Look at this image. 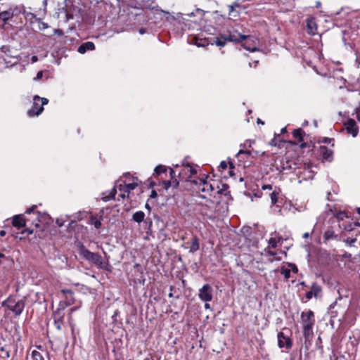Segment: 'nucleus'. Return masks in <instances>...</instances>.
<instances>
[{
	"instance_id": "nucleus-1",
	"label": "nucleus",
	"mask_w": 360,
	"mask_h": 360,
	"mask_svg": "<svg viewBox=\"0 0 360 360\" xmlns=\"http://www.w3.org/2000/svg\"><path fill=\"white\" fill-rule=\"evenodd\" d=\"M2 306L6 307L15 316L20 315L25 307V298L18 296L10 295L6 300L2 302Z\"/></svg>"
},
{
	"instance_id": "nucleus-2",
	"label": "nucleus",
	"mask_w": 360,
	"mask_h": 360,
	"mask_svg": "<svg viewBox=\"0 0 360 360\" xmlns=\"http://www.w3.org/2000/svg\"><path fill=\"white\" fill-rule=\"evenodd\" d=\"M247 38H248V35H243L237 31H233L228 34H221L216 38L214 44L218 46L223 47L226 44L227 41L237 43L245 40Z\"/></svg>"
},
{
	"instance_id": "nucleus-3",
	"label": "nucleus",
	"mask_w": 360,
	"mask_h": 360,
	"mask_svg": "<svg viewBox=\"0 0 360 360\" xmlns=\"http://www.w3.org/2000/svg\"><path fill=\"white\" fill-rule=\"evenodd\" d=\"M49 103L46 98H41L37 95L33 98V105L27 111L29 117H34L39 115L44 110V105Z\"/></svg>"
},
{
	"instance_id": "nucleus-4",
	"label": "nucleus",
	"mask_w": 360,
	"mask_h": 360,
	"mask_svg": "<svg viewBox=\"0 0 360 360\" xmlns=\"http://www.w3.org/2000/svg\"><path fill=\"white\" fill-rule=\"evenodd\" d=\"M192 182L198 186L199 191L205 193V195H201L202 198H205L206 195H211L212 192L214 191L213 186L207 182L206 179L198 178L193 180Z\"/></svg>"
},
{
	"instance_id": "nucleus-5",
	"label": "nucleus",
	"mask_w": 360,
	"mask_h": 360,
	"mask_svg": "<svg viewBox=\"0 0 360 360\" xmlns=\"http://www.w3.org/2000/svg\"><path fill=\"white\" fill-rule=\"evenodd\" d=\"M60 305L62 306L60 308L57 309L53 312L52 317L53 319L54 325L58 330H61L62 324L63 323V319L65 316V305L60 303Z\"/></svg>"
},
{
	"instance_id": "nucleus-6",
	"label": "nucleus",
	"mask_w": 360,
	"mask_h": 360,
	"mask_svg": "<svg viewBox=\"0 0 360 360\" xmlns=\"http://www.w3.org/2000/svg\"><path fill=\"white\" fill-rule=\"evenodd\" d=\"M302 328H313L315 324L314 312L309 309L307 311H302L300 315Z\"/></svg>"
},
{
	"instance_id": "nucleus-7",
	"label": "nucleus",
	"mask_w": 360,
	"mask_h": 360,
	"mask_svg": "<svg viewBox=\"0 0 360 360\" xmlns=\"http://www.w3.org/2000/svg\"><path fill=\"white\" fill-rule=\"evenodd\" d=\"M143 4L146 9L154 11L156 15L163 14L168 19L170 16V13L160 8L155 1L152 0H142Z\"/></svg>"
},
{
	"instance_id": "nucleus-8",
	"label": "nucleus",
	"mask_w": 360,
	"mask_h": 360,
	"mask_svg": "<svg viewBox=\"0 0 360 360\" xmlns=\"http://www.w3.org/2000/svg\"><path fill=\"white\" fill-rule=\"evenodd\" d=\"M199 299L205 302H209L212 300V288L209 284H205L198 292Z\"/></svg>"
},
{
	"instance_id": "nucleus-9",
	"label": "nucleus",
	"mask_w": 360,
	"mask_h": 360,
	"mask_svg": "<svg viewBox=\"0 0 360 360\" xmlns=\"http://www.w3.org/2000/svg\"><path fill=\"white\" fill-rule=\"evenodd\" d=\"M278 345L280 348L285 347L290 349L292 347V342L288 336H285L283 332H278L277 334Z\"/></svg>"
},
{
	"instance_id": "nucleus-10",
	"label": "nucleus",
	"mask_w": 360,
	"mask_h": 360,
	"mask_svg": "<svg viewBox=\"0 0 360 360\" xmlns=\"http://www.w3.org/2000/svg\"><path fill=\"white\" fill-rule=\"evenodd\" d=\"M345 129L348 134H352L353 137H356L359 133V128L354 119H349L345 123Z\"/></svg>"
},
{
	"instance_id": "nucleus-11",
	"label": "nucleus",
	"mask_w": 360,
	"mask_h": 360,
	"mask_svg": "<svg viewBox=\"0 0 360 360\" xmlns=\"http://www.w3.org/2000/svg\"><path fill=\"white\" fill-rule=\"evenodd\" d=\"M283 237L276 231L271 233L270 238L268 240L269 245L272 248H276L277 246L283 243Z\"/></svg>"
},
{
	"instance_id": "nucleus-12",
	"label": "nucleus",
	"mask_w": 360,
	"mask_h": 360,
	"mask_svg": "<svg viewBox=\"0 0 360 360\" xmlns=\"http://www.w3.org/2000/svg\"><path fill=\"white\" fill-rule=\"evenodd\" d=\"M94 264L98 269L107 271H112V266L109 263L108 261H104L102 258V257L98 254L96 257V261L94 263Z\"/></svg>"
},
{
	"instance_id": "nucleus-13",
	"label": "nucleus",
	"mask_w": 360,
	"mask_h": 360,
	"mask_svg": "<svg viewBox=\"0 0 360 360\" xmlns=\"http://www.w3.org/2000/svg\"><path fill=\"white\" fill-rule=\"evenodd\" d=\"M322 291L321 285L319 284L314 283L311 286V290L308 291L306 293V299L307 300H311L313 297H318Z\"/></svg>"
},
{
	"instance_id": "nucleus-14",
	"label": "nucleus",
	"mask_w": 360,
	"mask_h": 360,
	"mask_svg": "<svg viewBox=\"0 0 360 360\" xmlns=\"http://www.w3.org/2000/svg\"><path fill=\"white\" fill-rule=\"evenodd\" d=\"M307 33L314 35L317 32V25L314 17L310 16L306 20Z\"/></svg>"
},
{
	"instance_id": "nucleus-15",
	"label": "nucleus",
	"mask_w": 360,
	"mask_h": 360,
	"mask_svg": "<svg viewBox=\"0 0 360 360\" xmlns=\"http://www.w3.org/2000/svg\"><path fill=\"white\" fill-rule=\"evenodd\" d=\"M302 333L306 347L308 348L311 345L314 337L313 328H302Z\"/></svg>"
},
{
	"instance_id": "nucleus-16",
	"label": "nucleus",
	"mask_w": 360,
	"mask_h": 360,
	"mask_svg": "<svg viewBox=\"0 0 360 360\" xmlns=\"http://www.w3.org/2000/svg\"><path fill=\"white\" fill-rule=\"evenodd\" d=\"M304 135V131L302 129L298 128L296 129H294L292 131V136L295 139H296L298 143H300V148H306L308 146V145L306 143H303V137Z\"/></svg>"
},
{
	"instance_id": "nucleus-17",
	"label": "nucleus",
	"mask_w": 360,
	"mask_h": 360,
	"mask_svg": "<svg viewBox=\"0 0 360 360\" xmlns=\"http://www.w3.org/2000/svg\"><path fill=\"white\" fill-rule=\"evenodd\" d=\"M27 16L30 20L32 23L34 22L38 23L39 29L40 30H44L49 27V25L46 22H43L40 18H37L36 15H34V13H29Z\"/></svg>"
},
{
	"instance_id": "nucleus-18",
	"label": "nucleus",
	"mask_w": 360,
	"mask_h": 360,
	"mask_svg": "<svg viewBox=\"0 0 360 360\" xmlns=\"http://www.w3.org/2000/svg\"><path fill=\"white\" fill-rule=\"evenodd\" d=\"M13 12L11 10L2 11L0 13V27H4L7 21L12 18Z\"/></svg>"
},
{
	"instance_id": "nucleus-19",
	"label": "nucleus",
	"mask_w": 360,
	"mask_h": 360,
	"mask_svg": "<svg viewBox=\"0 0 360 360\" xmlns=\"http://www.w3.org/2000/svg\"><path fill=\"white\" fill-rule=\"evenodd\" d=\"M321 149V153L323 160L327 161V162H332L333 160V152L330 149H328V148L323 146L320 148Z\"/></svg>"
},
{
	"instance_id": "nucleus-20",
	"label": "nucleus",
	"mask_w": 360,
	"mask_h": 360,
	"mask_svg": "<svg viewBox=\"0 0 360 360\" xmlns=\"http://www.w3.org/2000/svg\"><path fill=\"white\" fill-rule=\"evenodd\" d=\"M61 292L65 295V303L63 304L65 305V307L70 306L74 303V297H73V292L71 290L69 289H63L61 290Z\"/></svg>"
},
{
	"instance_id": "nucleus-21",
	"label": "nucleus",
	"mask_w": 360,
	"mask_h": 360,
	"mask_svg": "<svg viewBox=\"0 0 360 360\" xmlns=\"http://www.w3.org/2000/svg\"><path fill=\"white\" fill-rule=\"evenodd\" d=\"M13 226L20 229L26 226V219L20 214L15 215L12 220Z\"/></svg>"
},
{
	"instance_id": "nucleus-22",
	"label": "nucleus",
	"mask_w": 360,
	"mask_h": 360,
	"mask_svg": "<svg viewBox=\"0 0 360 360\" xmlns=\"http://www.w3.org/2000/svg\"><path fill=\"white\" fill-rule=\"evenodd\" d=\"M95 49V45L92 41H86L82 43L77 49V51L81 53L84 54L87 51H93Z\"/></svg>"
},
{
	"instance_id": "nucleus-23",
	"label": "nucleus",
	"mask_w": 360,
	"mask_h": 360,
	"mask_svg": "<svg viewBox=\"0 0 360 360\" xmlns=\"http://www.w3.org/2000/svg\"><path fill=\"white\" fill-rule=\"evenodd\" d=\"M116 193H117V186H114L110 191L103 192L102 193V199L103 201L108 202L112 199H114Z\"/></svg>"
},
{
	"instance_id": "nucleus-24",
	"label": "nucleus",
	"mask_w": 360,
	"mask_h": 360,
	"mask_svg": "<svg viewBox=\"0 0 360 360\" xmlns=\"http://www.w3.org/2000/svg\"><path fill=\"white\" fill-rule=\"evenodd\" d=\"M93 253L87 250L82 243L79 244V254L86 261L89 260Z\"/></svg>"
},
{
	"instance_id": "nucleus-25",
	"label": "nucleus",
	"mask_w": 360,
	"mask_h": 360,
	"mask_svg": "<svg viewBox=\"0 0 360 360\" xmlns=\"http://www.w3.org/2000/svg\"><path fill=\"white\" fill-rule=\"evenodd\" d=\"M117 188H118L120 193L118 195L117 200H120V199H124L126 198L129 197V191H127V188H124V184H120L119 185H116Z\"/></svg>"
},
{
	"instance_id": "nucleus-26",
	"label": "nucleus",
	"mask_w": 360,
	"mask_h": 360,
	"mask_svg": "<svg viewBox=\"0 0 360 360\" xmlns=\"http://www.w3.org/2000/svg\"><path fill=\"white\" fill-rule=\"evenodd\" d=\"M200 248L199 239L197 236H193L191 239V246L189 248V252L194 253L197 252Z\"/></svg>"
},
{
	"instance_id": "nucleus-27",
	"label": "nucleus",
	"mask_w": 360,
	"mask_h": 360,
	"mask_svg": "<svg viewBox=\"0 0 360 360\" xmlns=\"http://www.w3.org/2000/svg\"><path fill=\"white\" fill-rule=\"evenodd\" d=\"M338 306V302L335 300L333 302L328 308V314L330 315V318L331 319H336L338 316V310L337 308Z\"/></svg>"
},
{
	"instance_id": "nucleus-28",
	"label": "nucleus",
	"mask_w": 360,
	"mask_h": 360,
	"mask_svg": "<svg viewBox=\"0 0 360 360\" xmlns=\"http://www.w3.org/2000/svg\"><path fill=\"white\" fill-rule=\"evenodd\" d=\"M250 36H248V38H247L246 39H248L246 41H245L242 46L243 47L248 50V51H250L251 52H255V51H257L259 50V49L255 46V45H252V43H254L253 41H250Z\"/></svg>"
},
{
	"instance_id": "nucleus-29",
	"label": "nucleus",
	"mask_w": 360,
	"mask_h": 360,
	"mask_svg": "<svg viewBox=\"0 0 360 360\" xmlns=\"http://www.w3.org/2000/svg\"><path fill=\"white\" fill-rule=\"evenodd\" d=\"M336 237L337 236L333 230H327L323 233V241L326 243L330 240L335 239Z\"/></svg>"
},
{
	"instance_id": "nucleus-30",
	"label": "nucleus",
	"mask_w": 360,
	"mask_h": 360,
	"mask_svg": "<svg viewBox=\"0 0 360 360\" xmlns=\"http://www.w3.org/2000/svg\"><path fill=\"white\" fill-rule=\"evenodd\" d=\"M144 217H145V214L143 211L136 212L132 215L133 220L139 224L143 221Z\"/></svg>"
},
{
	"instance_id": "nucleus-31",
	"label": "nucleus",
	"mask_w": 360,
	"mask_h": 360,
	"mask_svg": "<svg viewBox=\"0 0 360 360\" xmlns=\"http://www.w3.org/2000/svg\"><path fill=\"white\" fill-rule=\"evenodd\" d=\"M9 350L5 347H1L0 348V360H7L9 358Z\"/></svg>"
},
{
	"instance_id": "nucleus-32",
	"label": "nucleus",
	"mask_w": 360,
	"mask_h": 360,
	"mask_svg": "<svg viewBox=\"0 0 360 360\" xmlns=\"http://www.w3.org/2000/svg\"><path fill=\"white\" fill-rule=\"evenodd\" d=\"M31 358L32 360H44V358L42 356V354L37 350H33L32 352Z\"/></svg>"
},
{
	"instance_id": "nucleus-33",
	"label": "nucleus",
	"mask_w": 360,
	"mask_h": 360,
	"mask_svg": "<svg viewBox=\"0 0 360 360\" xmlns=\"http://www.w3.org/2000/svg\"><path fill=\"white\" fill-rule=\"evenodd\" d=\"M290 271L291 270L290 269L285 268V266H282L280 269L281 274L286 279H288L290 277Z\"/></svg>"
},
{
	"instance_id": "nucleus-34",
	"label": "nucleus",
	"mask_w": 360,
	"mask_h": 360,
	"mask_svg": "<svg viewBox=\"0 0 360 360\" xmlns=\"http://www.w3.org/2000/svg\"><path fill=\"white\" fill-rule=\"evenodd\" d=\"M183 172L184 173H186L187 172H189L191 174H195L197 173V170L195 168L193 167L189 164L186 165L185 167L183 169Z\"/></svg>"
},
{
	"instance_id": "nucleus-35",
	"label": "nucleus",
	"mask_w": 360,
	"mask_h": 360,
	"mask_svg": "<svg viewBox=\"0 0 360 360\" xmlns=\"http://www.w3.org/2000/svg\"><path fill=\"white\" fill-rule=\"evenodd\" d=\"M278 192L276 191H273L271 193H270V198H271V204L272 205H275L277 201H278Z\"/></svg>"
},
{
	"instance_id": "nucleus-36",
	"label": "nucleus",
	"mask_w": 360,
	"mask_h": 360,
	"mask_svg": "<svg viewBox=\"0 0 360 360\" xmlns=\"http://www.w3.org/2000/svg\"><path fill=\"white\" fill-rule=\"evenodd\" d=\"M155 173L160 175L167 172V168L163 165H158L155 168Z\"/></svg>"
},
{
	"instance_id": "nucleus-37",
	"label": "nucleus",
	"mask_w": 360,
	"mask_h": 360,
	"mask_svg": "<svg viewBox=\"0 0 360 360\" xmlns=\"http://www.w3.org/2000/svg\"><path fill=\"white\" fill-rule=\"evenodd\" d=\"M124 184V188H127V191H129V193H130L131 191L135 189L136 187H137V184L136 183H130V184H125V183H123Z\"/></svg>"
},
{
	"instance_id": "nucleus-38",
	"label": "nucleus",
	"mask_w": 360,
	"mask_h": 360,
	"mask_svg": "<svg viewBox=\"0 0 360 360\" xmlns=\"http://www.w3.org/2000/svg\"><path fill=\"white\" fill-rule=\"evenodd\" d=\"M91 224L94 226L96 229H99L101 226V222L96 217L91 218Z\"/></svg>"
},
{
	"instance_id": "nucleus-39",
	"label": "nucleus",
	"mask_w": 360,
	"mask_h": 360,
	"mask_svg": "<svg viewBox=\"0 0 360 360\" xmlns=\"http://www.w3.org/2000/svg\"><path fill=\"white\" fill-rule=\"evenodd\" d=\"M77 309V308L75 307V308H71L70 309V313H69V323L70 325L72 327V330H73V324H72V314L76 311Z\"/></svg>"
},
{
	"instance_id": "nucleus-40",
	"label": "nucleus",
	"mask_w": 360,
	"mask_h": 360,
	"mask_svg": "<svg viewBox=\"0 0 360 360\" xmlns=\"http://www.w3.org/2000/svg\"><path fill=\"white\" fill-rule=\"evenodd\" d=\"M229 14L231 16L236 17L238 15L235 13V8L233 5H229Z\"/></svg>"
},
{
	"instance_id": "nucleus-41",
	"label": "nucleus",
	"mask_w": 360,
	"mask_h": 360,
	"mask_svg": "<svg viewBox=\"0 0 360 360\" xmlns=\"http://www.w3.org/2000/svg\"><path fill=\"white\" fill-rule=\"evenodd\" d=\"M345 217H347V215L345 212H340L336 214V218L338 220H342Z\"/></svg>"
},
{
	"instance_id": "nucleus-42",
	"label": "nucleus",
	"mask_w": 360,
	"mask_h": 360,
	"mask_svg": "<svg viewBox=\"0 0 360 360\" xmlns=\"http://www.w3.org/2000/svg\"><path fill=\"white\" fill-rule=\"evenodd\" d=\"M98 253H93L92 255L91 256V258L89 259V260L88 262L92 263L94 264V263L96 261V257L98 256Z\"/></svg>"
},
{
	"instance_id": "nucleus-43",
	"label": "nucleus",
	"mask_w": 360,
	"mask_h": 360,
	"mask_svg": "<svg viewBox=\"0 0 360 360\" xmlns=\"http://www.w3.org/2000/svg\"><path fill=\"white\" fill-rule=\"evenodd\" d=\"M265 251L269 256L274 257L276 255V252L269 250V248H265Z\"/></svg>"
},
{
	"instance_id": "nucleus-44",
	"label": "nucleus",
	"mask_w": 360,
	"mask_h": 360,
	"mask_svg": "<svg viewBox=\"0 0 360 360\" xmlns=\"http://www.w3.org/2000/svg\"><path fill=\"white\" fill-rule=\"evenodd\" d=\"M241 154H246V155H250V150H243V149H240L238 152L237 155H240Z\"/></svg>"
},
{
	"instance_id": "nucleus-45",
	"label": "nucleus",
	"mask_w": 360,
	"mask_h": 360,
	"mask_svg": "<svg viewBox=\"0 0 360 360\" xmlns=\"http://www.w3.org/2000/svg\"><path fill=\"white\" fill-rule=\"evenodd\" d=\"M289 266H290V270L292 271L295 274L298 271L297 267L295 264H289Z\"/></svg>"
},
{
	"instance_id": "nucleus-46",
	"label": "nucleus",
	"mask_w": 360,
	"mask_h": 360,
	"mask_svg": "<svg viewBox=\"0 0 360 360\" xmlns=\"http://www.w3.org/2000/svg\"><path fill=\"white\" fill-rule=\"evenodd\" d=\"M355 112H356V117L357 120L360 122V104L356 108Z\"/></svg>"
},
{
	"instance_id": "nucleus-47",
	"label": "nucleus",
	"mask_w": 360,
	"mask_h": 360,
	"mask_svg": "<svg viewBox=\"0 0 360 360\" xmlns=\"http://www.w3.org/2000/svg\"><path fill=\"white\" fill-rule=\"evenodd\" d=\"M53 34H56V35H58V36H63V32L61 30L56 29L53 31Z\"/></svg>"
},
{
	"instance_id": "nucleus-48",
	"label": "nucleus",
	"mask_w": 360,
	"mask_h": 360,
	"mask_svg": "<svg viewBox=\"0 0 360 360\" xmlns=\"http://www.w3.org/2000/svg\"><path fill=\"white\" fill-rule=\"evenodd\" d=\"M43 76V72L42 71H39L37 73V75L36 77L34 78V80H39Z\"/></svg>"
},
{
	"instance_id": "nucleus-49",
	"label": "nucleus",
	"mask_w": 360,
	"mask_h": 360,
	"mask_svg": "<svg viewBox=\"0 0 360 360\" xmlns=\"http://www.w3.org/2000/svg\"><path fill=\"white\" fill-rule=\"evenodd\" d=\"M262 189L264 190V191H266V190L271 191L272 190V186L270 185V184L264 185V186H262Z\"/></svg>"
},
{
	"instance_id": "nucleus-50",
	"label": "nucleus",
	"mask_w": 360,
	"mask_h": 360,
	"mask_svg": "<svg viewBox=\"0 0 360 360\" xmlns=\"http://www.w3.org/2000/svg\"><path fill=\"white\" fill-rule=\"evenodd\" d=\"M219 168L226 169L227 168V163L225 161H221L219 165Z\"/></svg>"
},
{
	"instance_id": "nucleus-51",
	"label": "nucleus",
	"mask_w": 360,
	"mask_h": 360,
	"mask_svg": "<svg viewBox=\"0 0 360 360\" xmlns=\"http://www.w3.org/2000/svg\"><path fill=\"white\" fill-rule=\"evenodd\" d=\"M255 141H252V140H247L245 141V143L243 144L244 147H245L246 146H248L249 148H250L252 146V143H254Z\"/></svg>"
},
{
	"instance_id": "nucleus-52",
	"label": "nucleus",
	"mask_w": 360,
	"mask_h": 360,
	"mask_svg": "<svg viewBox=\"0 0 360 360\" xmlns=\"http://www.w3.org/2000/svg\"><path fill=\"white\" fill-rule=\"evenodd\" d=\"M37 208V206L36 205H33L31 207L28 208L25 213L27 214H30L31 212H34V210Z\"/></svg>"
},
{
	"instance_id": "nucleus-53",
	"label": "nucleus",
	"mask_w": 360,
	"mask_h": 360,
	"mask_svg": "<svg viewBox=\"0 0 360 360\" xmlns=\"http://www.w3.org/2000/svg\"><path fill=\"white\" fill-rule=\"evenodd\" d=\"M276 139V136H275L273 139L271 140V141L269 142V145L273 146H278V143H277Z\"/></svg>"
},
{
	"instance_id": "nucleus-54",
	"label": "nucleus",
	"mask_w": 360,
	"mask_h": 360,
	"mask_svg": "<svg viewBox=\"0 0 360 360\" xmlns=\"http://www.w3.org/2000/svg\"><path fill=\"white\" fill-rule=\"evenodd\" d=\"M33 233V230L30 229H25L22 231V233H27V234H32Z\"/></svg>"
},
{
	"instance_id": "nucleus-55",
	"label": "nucleus",
	"mask_w": 360,
	"mask_h": 360,
	"mask_svg": "<svg viewBox=\"0 0 360 360\" xmlns=\"http://www.w3.org/2000/svg\"><path fill=\"white\" fill-rule=\"evenodd\" d=\"M139 32L141 34H145V33L146 32V29H145V28L141 27V28H140V29H139Z\"/></svg>"
},
{
	"instance_id": "nucleus-56",
	"label": "nucleus",
	"mask_w": 360,
	"mask_h": 360,
	"mask_svg": "<svg viewBox=\"0 0 360 360\" xmlns=\"http://www.w3.org/2000/svg\"><path fill=\"white\" fill-rule=\"evenodd\" d=\"M156 196H157L156 191L155 190H152L150 197L153 198H155Z\"/></svg>"
},
{
	"instance_id": "nucleus-57",
	"label": "nucleus",
	"mask_w": 360,
	"mask_h": 360,
	"mask_svg": "<svg viewBox=\"0 0 360 360\" xmlns=\"http://www.w3.org/2000/svg\"><path fill=\"white\" fill-rule=\"evenodd\" d=\"M333 139H328V138H324L323 140V142L324 143H330V141H332Z\"/></svg>"
},
{
	"instance_id": "nucleus-58",
	"label": "nucleus",
	"mask_w": 360,
	"mask_h": 360,
	"mask_svg": "<svg viewBox=\"0 0 360 360\" xmlns=\"http://www.w3.org/2000/svg\"><path fill=\"white\" fill-rule=\"evenodd\" d=\"M165 188H167L170 186L171 182L169 181H165Z\"/></svg>"
},
{
	"instance_id": "nucleus-59",
	"label": "nucleus",
	"mask_w": 360,
	"mask_h": 360,
	"mask_svg": "<svg viewBox=\"0 0 360 360\" xmlns=\"http://www.w3.org/2000/svg\"><path fill=\"white\" fill-rule=\"evenodd\" d=\"M6 236V231L4 230L0 231V236L4 237Z\"/></svg>"
},
{
	"instance_id": "nucleus-60",
	"label": "nucleus",
	"mask_w": 360,
	"mask_h": 360,
	"mask_svg": "<svg viewBox=\"0 0 360 360\" xmlns=\"http://www.w3.org/2000/svg\"><path fill=\"white\" fill-rule=\"evenodd\" d=\"M321 3L320 1H316V8H319V7H321Z\"/></svg>"
},
{
	"instance_id": "nucleus-61",
	"label": "nucleus",
	"mask_w": 360,
	"mask_h": 360,
	"mask_svg": "<svg viewBox=\"0 0 360 360\" xmlns=\"http://www.w3.org/2000/svg\"><path fill=\"white\" fill-rule=\"evenodd\" d=\"M286 131H287L286 127H283V128H282V129H281V134H284V133H285Z\"/></svg>"
},
{
	"instance_id": "nucleus-62",
	"label": "nucleus",
	"mask_w": 360,
	"mask_h": 360,
	"mask_svg": "<svg viewBox=\"0 0 360 360\" xmlns=\"http://www.w3.org/2000/svg\"><path fill=\"white\" fill-rule=\"evenodd\" d=\"M309 233H304L303 234V238H309Z\"/></svg>"
},
{
	"instance_id": "nucleus-63",
	"label": "nucleus",
	"mask_w": 360,
	"mask_h": 360,
	"mask_svg": "<svg viewBox=\"0 0 360 360\" xmlns=\"http://www.w3.org/2000/svg\"><path fill=\"white\" fill-rule=\"evenodd\" d=\"M205 309H210V304L208 302H205Z\"/></svg>"
},
{
	"instance_id": "nucleus-64",
	"label": "nucleus",
	"mask_w": 360,
	"mask_h": 360,
	"mask_svg": "<svg viewBox=\"0 0 360 360\" xmlns=\"http://www.w3.org/2000/svg\"><path fill=\"white\" fill-rule=\"evenodd\" d=\"M232 5L234 6V8L239 7L240 4L238 2H234Z\"/></svg>"
}]
</instances>
